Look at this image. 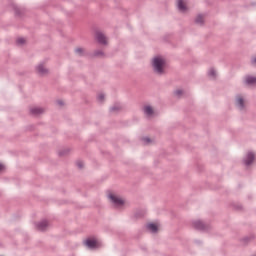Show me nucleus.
I'll list each match as a JSON object with an SVG mask.
<instances>
[{"label": "nucleus", "mask_w": 256, "mask_h": 256, "mask_svg": "<svg viewBox=\"0 0 256 256\" xmlns=\"http://www.w3.org/2000/svg\"><path fill=\"white\" fill-rule=\"evenodd\" d=\"M103 55H105V53L102 50H96L94 52V57H103Z\"/></svg>", "instance_id": "18"}, {"label": "nucleus", "mask_w": 256, "mask_h": 256, "mask_svg": "<svg viewBox=\"0 0 256 256\" xmlns=\"http://www.w3.org/2000/svg\"><path fill=\"white\" fill-rule=\"evenodd\" d=\"M67 153H69L68 149L65 150H61L58 152L59 157H63L64 155H67Z\"/></svg>", "instance_id": "20"}, {"label": "nucleus", "mask_w": 256, "mask_h": 256, "mask_svg": "<svg viewBox=\"0 0 256 256\" xmlns=\"http://www.w3.org/2000/svg\"><path fill=\"white\" fill-rule=\"evenodd\" d=\"M96 41L100 43V45H107V37L102 32H96Z\"/></svg>", "instance_id": "4"}, {"label": "nucleus", "mask_w": 256, "mask_h": 256, "mask_svg": "<svg viewBox=\"0 0 256 256\" xmlns=\"http://www.w3.org/2000/svg\"><path fill=\"white\" fill-rule=\"evenodd\" d=\"M31 115H42V113H45V109L41 107H33L30 108Z\"/></svg>", "instance_id": "9"}, {"label": "nucleus", "mask_w": 256, "mask_h": 256, "mask_svg": "<svg viewBox=\"0 0 256 256\" xmlns=\"http://www.w3.org/2000/svg\"><path fill=\"white\" fill-rule=\"evenodd\" d=\"M152 67L156 75H163L165 73V60L161 57H155L152 61Z\"/></svg>", "instance_id": "1"}, {"label": "nucleus", "mask_w": 256, "mask_h": 256, "mask_svg": "<svg viewBox=\"0 0 256 256\" xmlns=\"http://www.w3.org/2000/svg\"><path fill=\"white\" fill-rule=\"evenodd\" d=\"M16 9V13H18V10H17V8H15Z\"/></svg>", "instance_id": "29"}, {"label": "nucleus", "mask_w": 256, "mask_h": 256, "mask_svg": "<svg viewBox=\"0 0 256 256\" xmlns=\"http://www.w3.org/2000/svg\"><path fill=\"white\" fill-rule=\"evenodd\" d=\"M255 83H256V77H253V76L246 77L247 85H255Z\"/></svg>", "instance_id": "14"}, {"label": "nucleus", "mask_w": 256, "mask_h": 256, "mask_svg": "<svg viewBox=\"0 0 256 256\" xmlns=\"http://www.w3.org/2000/svg\"><path fill=\"white\" fill-rule=\"evenodd\" d=\"M192 227H194V229H197V231H209V229H211V226L209 224H205L201 220H196L192 222Z\"/></svg>", "instance_id": "2"}, {"label": "nucleus", "mask_w": 256, "mask_h": 256, "mask_svg": "<svg viewBox=\"0 0 256 256\" xmlns=\"http://www.w3.org/2000/svg\"><path fill=\"white\" fill-rule=\"evenodd\" d=\"M251 63H252V65H256V56L251 59Z\"/></svg>", "instance_id": "26"}, {"label": "nucleus", "mask_w": 256, "mask_h": 256, "mask_svg": "<svg viewBox=\"0 0 256 256\" xmlns=\"http://www.w3.org/2000/svg\"><path fill=\"white\" fill-rule=\"evenodd\" d=\"M146 229H148V231H151V233H157V231H159V227H157V225L154 223L147 224Z\"/></svg>", "instance_id": "10"}, {"label": "nucleus", "mask_w": 256, "mask_h": 256, "mask_svg": "<svg viewBox=\"0 0 256 256\" xmlns=\"http://www.w3.org/2000/svg\"><path fill=\"white\" fill-rule=\"evenodd\" d=\"M97 100L100 102V103H103V101H105V94L103 93H100L97 97Z\"/></svg>", "instance_id": "19"}, {"label": "nucleus", "mask_w": 256, "mask_h": 256, "mask_svg": "<svg viewBox=\"0 0 256 256\" xmlns=\"http://www.w3.org/2000/svg\"><path fill=\"white\" fill-rule=\"evenodd\" d=\"M83 48H76L75 49V53H77V55H83Z\"/></svg>", "instance_id": "24"}, {"label": "nucleus", "mask_w": 256, "mask_h": 256, "mask_svg": "<svg viewBox=\"0 0 256 256\" xmlns=\"http://www.w3.org/2000/svg\"><path fill=\"white\" fill-rule=\"evenodd\" d=\"M109 199H111L112 203L116 206V207H121V205H124L125 202L120 199V198H117V196L113 195V194H110L109 195Z\"/></svg>", "instance_id": "6"}, {"label": "nucleus", "mask_w": 256, "mask_h": 256, "mask_svg": "<svg viewBox=\"0 0 256 256\" xmlns=\"http://www.w3.org/2000/svg\"><path fill=\"white\" fill-rule=\"evenodd\" d=\"M255 161V154L253 152H248L246 158L244 159V164L249 167Z\"/></svg>", "instance_id": "8"}, {"label": "nucleus", "mask_w": 256, "mask_h": 256, "mask_svg": "<svg viewBox=\"0 0 256 256\" xmlns=\"http://www.w3.org/2000/svg\"><path fill=\"white\" fill-rule=\"evenodd\" d=\"M78 169H83V161L76 162Z\"/></svg>", "instance_id": "25"}, {"label": "nucleus", "mask_w": 256, "mask_h": 256, "mask_svg": "<svg viewBox=\"0 0 256 256\" xmlns=\"http://www.w3.org/2000/svg\"><path fill=\"white\" fill-rule=\"evenodd\" d=\"M57 104L60 105V106H63L64 105L63 100H58Z\"/></svg>", "instance_id": "27"}, {"label": "nucleus", "mask_w": 256, "mask_h": 256, "mask_svg": "<svg viewBox=\"0 0 256 256\" xmlns=\"http://www.w3.org/2000/svg\"><path fill=\"white\" fill-rule=\"evenodd\" d=\"M208 76L211 77L212 79H215V77H217V72L215 71V69L211 68L208 71Z\"/></svg>", "instance_id": "17"}, {"label": "nucleus", "mask_w": 256, "mask_h": 256, "mask_svg": "<svg viewBox=\"0 0 256 256\" xmlns=\"http://www.w3.org/2000/svg\"><path fill=\"white\" fill-rule=\"evenodd\" d=\"M36 71H37L38 75H40L41 77H45V75H47L49 73V70L47 68H45L44 64H39L36 67Z\"/></svg>", "instance_id": "5"}, {"label": "nucleus", "mask_w": 256, "mask_h": 256, "mask_svg": "<svg viewBox=\"0 0 256 256\" xmlns=\"http://www.w3.org/2000/svg\"><path fill=\"white\" fill-rule=\"evenodd\" d=\"M16 43H17V45H24V43H25V38H18V39L16 40Z\"/></svg>", "instance_id": "21"}, {"label": "nucleus", "mask_w": 256, "mask_h": 256, "mask_svg": "<svg viewBox=\"0 0 256 256\" xmlns=\"http://www.w3.org/2000/svg\"><path fill=\"white\" fill-rule=\"evenodd\" d=\"M86 245L89 249H96L97 247V241L95 240H91V239H87L86 240Z\"/></svg>", "instance_id": "11"}, {"label": "nucleus", "mask_w": 256, "mask_h": 256, "mask_svg": "<svg viewBox=\"0 0 256 256\" xmlns=\"http://www.w3.org/2000/svg\"><path fill=\"white\" fill-rule=\"evenodd\" d=\"M35 225L38 231H46L47 228L49 227V222H47V220H42L36 223Z\"/></svg>", "instance_id": "7"}, {"label": "nucleus", "mask_w": 256, "mask_h": 256, "mask_svg": "<svg viewBox=\"0 0 256 256\" xmlns=\"http://www.w3.org/2000/svg\"><path fill=\"white\" fill-rule=\"evenodd\" d=\"M177 6H178L179 11H181L182 13H185V11H187V6L183 2V0H178Z\"/></svg>", "instance_id": "12"}, {"label": "nucleus", "mask_w": 256, "mask_h": 256, "mask_svg": "<svg viewBox=\"0 0 256 256\" xmlns=\"http://www.w3.org/2000/svg\"><path fill=\"white\" fill-rule=\"evenodd\" d=\"M4 168L5 166H3V164H0V171H3Z\"/></svg>", "instance_id": "28"}, {"label": "nucleus", "mask_w": 256, "mask_h": 256, "mask_svg": "<svg viewBox=\"0 0 256 256\" xmlns=\"http://www.w3.org/2000/svg\"><path fill=\"white\" fill-rule=\"evenodd\" d=\"M144 113L148 115V117H151V115H153V108L151 106H145Z\"/></svg>", "instance_id": "15"}, {"label": "nucleus", "mask_w": 256, "mask_h": 256, "mask_svg": "<svg viewBox=\"0 0 256 256\" xmlns=\"http://www.w3.org/2000/svg\"><path fill=\"white\" fill-rule=\"evenodd\" d=\"M142 141H144L145 145H149V143H151V138L144 137V138H142Z\"/></svg>", "instance_id": "23"}, {"label": "nucleus", "mask_w": 256, "mask_h": 256, "mask_svg": "<svg viewBox=\"0 0 256 256\" xmlns=\"http://www.w3.org/2000/svg\"><path fill=\"white\" fill-rule=\"evenodd\" d=\"M195 23L197 24V25H203V23H204V20H203V15H198L197 17H196V19H195Z\"/></svg>", "instance_id": "16"}, {"label": "nucleus", "mask_w": 256, "mask_h": 256, "mask_svg": "<svg viewBox=\"0 0 256 256\" xmlns=\"http://www.w3.org/2000/svg\"><path fill=\"white\" fill-rule=\"evenodd\" d=\"M174 95H176V97H181V95H183V90L178 89V90L174 91Z\"/></svg>", "instance_id": "22"}, {"label": "nucleus", "mask_w": 256, "mask_h": 256, "mask_svg": "<svg viewBox=\"0 0 256 256\" xmlns=\"http://www.w3.org/2000/svg\"><path fill=\"white\" fill-rule=\"evenodd\" d=\"M121 109H123V107L121 106V104H115L114 106H112L110 108V112L111 113H117L119 111H121Z\"/></svg>", "instance_id": "13"}, {"label": "nucleus", "mask_w": 256, "mask_h": 256, "mask_svg": "<svg viewBox=\"0 0 256 256\" xmlns=\"http://www.w3.org/2000/svg\"><path fill=\"white\" fill-rule=\"evenodd\" d=\"M236 107H238L240 111H245V99H243L241 95L236 97Z\"/></svg>", "instance_id": "3"}]
</instances>
